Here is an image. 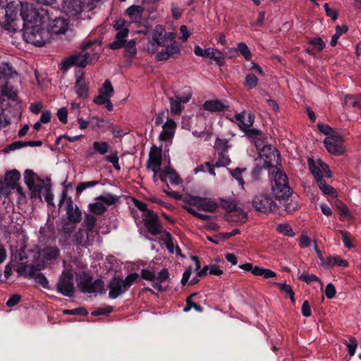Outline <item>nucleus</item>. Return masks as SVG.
Masks as SVG:
<instances>
[{
    "label": "nucleus",
    "instance_id": "f257e3e1",
    "mask_svg": "<svg viewBox=\"0 0 361 361\" xmlns=\"http://www.w3.org/2000/svg\"><path fill=\"white\" fill-rule=\"evenodd\" d=\"M18 5L20 16L23 22V29L39 24H46L49 18L48 8L35 6L27 2H16Z\"/></svg>",
    "mask_w": 361,
    "mask_h": 361
},
{
    "label": "nucleus",
    "instance_id": "f03ea898",
    "mask_svg": "<svg viewBox=\"0 0 361 361\" xmlns=\"http://www.w3.org/2000/svg\"><path fill=\"white\" fill-rule=\"evenodd\" d=\"M92 276L85 272L82 271L77 276L78 287L80 292L83 293H95L101 295L106 293L104 282L101 279L92 281Z\"/></svg>",
    "mask_w": 361,
    "mask_h": 361
},
{
    "label": "nucleus",
    "instance_id": "7ed1b4c3",
    "mask_svg": "<svg viewBox=\"0 0 361 361\" xmlns=\"http://www.w3.org/2000/svg\"><path fill=\"white\" fill-rule=\"evenodd\" d=\"M44 24L35 25L24 29L23 37L26 42L36 47H42L51 38L49 30L44 27Z\"/></svg>",
    "mask_w": 361,
    "mask_h": 361
},
{
    "label": "nucleus",
    "instance_id": "20e7f679",
    "mask_svg": "<svg viewBox=\"0 0 361 361\" xmlns=\"http://www.w3.org/2000/svg\"><path fill=\"white\" fill-rule=\"evenodd\" d=\"M274 180L271 183V190L276 199L285 200L290 197L293 191L289 186L288 179L285 173L276 169L272 173Z\"/></svg>",
    "mask_w": 361,
    "mask_h": 361
},
{
    "label": "nucleus",
    "instance_id": "39448f33",
    "mask_svg": "<svg viewBox=\"0 0 361 361\" xmlns=\"http://www.w3.org/2000/svg\"><path fill=\"white\" fill-rule=\"evenodd\" d=\"M245 116L246 111H243L240 113L235 114L234 117L229 118V120L233 123H236L239 129L244 132L248 137L255 139L261 136L262 135L261 130L256 128H250L255 123V115L250 112L248 113L246 123L245 122Z\"/></svg>",
    "mask_w": 361,
    "mask_h": 361
},
{
    "label": "nucleus",
    "instance_id": "423d86ee",
    "mask_svg": "<svg viewBox=\"0 0 361 361\" xmlns=\"http://www.w3.org/2000/svg\"><path fill=\"white\" fill-rule=\"evenodd\" d=\"M100 0H63V11L69 16H76L82 11H91Z\"/></svg>",
    "mask_w": 361,
    "mask_h": 361
},
{
    "label": "nucleus",
    "instance_id": "0eeeda50",
    "mask_svg": "<svg viewBox=\"0 0 361 361\" xmlns=\"http://www.w3.org/2000/svg\"><path fill=\"white\" fill-rule=\"evenodd\" d=\"M0 9L5 10V20L3 27L8 31L16 30L15 21L18 20V5L15 1L0 0Z\"/></svg>",
    "mask_w": 361,
    "mask_h": 361
},
{
    "label": "nucleus",
    "instance_id": "6e6552de",
    "mask_svg": "<svg viewBox=\"0 0 361 361\" xmlns=\"http://www.w3.org/2000/svg\"><path fill=\"white\" fill-rule=\"evenodd\" d=\"M48 9L49 12V18L47 19L46 23V29L49 30L50 36L51 34H64L68 27V20L61 16H54V12L56 11V10L54 8Z\"/></svg>",
    "mask_w": 361,
    "mask_h": 361
},
{
    "label": "nucleus",
    "instance_id": "1a4fd4ad",
    "mask_svg": "<svg viewBox=\"0 0 361 361\" xmlns=\"http://www.w3.org/2000/svg\"><path fill=\"white\" fill-rule=\"evenodd\" d=\"M255 211L268 214L273 212L276 207V204L273 197L268 194L259 193L255 195L251 202Z\"/></svg>",
    "mask_w": 361,
    "mask_h": 361
},
{
    "label": "nucleus",
    "instance_id": "9d476101",
    "mask_svg": "<svg viewBox=\"0 0 361 361\" xmlns=\"http://www.w3.org/2000/svg\"><path fill=\"white\" fill-rule=\"evenodd\" d=\"M90 58V54L87 52H76L61 61V70L67 71L73 66L85 68L88 64Z\"/></svg>",
    "mask_w": 361,
    "mask_h": 361
},
{
    "label": "nucleus",
    "instance_id": "9b49d317",
    "mask_svg": "<svg viewBox=\"0 0 361 361\" xmlns=\"http://www.w3.org/2000/svg\"><path fill=\"white\" fill-rule=\"evenodd\" d=\"M56 290L61 295L72 298L75 294L73 274L70 271H63L56 284Z\"/></svg>",
    "mask_w": 361,
    "mask_h": 361
},
{
    "label": "nucleus",
    "instance_id": "f8f14e48",
    "mask_svg": "<svg viewBox=\"0 0 361 361\" xmlns=\"http://www.w3.org/2000/svg\"><path fill=\"white\" fill-rule=\"evenodd\" d=\"M343 137L335 131L324 140V145L327 151L334 155H341L345 152Z\"/></svg>",
    "mask_w": 361,
    "mask_h": 361
},
{
    "label": "nucleus",
    "instance_id": "ddd939ff",
    "mask_svg": "<svg viewBox=\"0 0 361 361\" xmlns=\"http://www.w3.org/2000/svg\"><path fill=\"white\" fill-rule=\"evenodd\" d=\"M143 222L147 231L153 235H157L162 233L163 226L159 219L158 215L153 210L147 211L143 215Z\"/></svg>",
    "mask_w": 361,
    "mask_h": 361
},
{
    "label": "nucleus",
    "instance_id": "4468645a",
    "mask_svg": "<svg viewBox=\"0 0 361 361\" xmlns=\"http://www.w3.org/2000/svg\"><path fill=\"white\" fill-rule=\"evenodd\" d=\"M162 164V148L153 145L149 154L147 167L154 172V180L157 181L156 175L160 171Z\"/></svg>",
    "mask_w": 361,
    "mask_h": 361
},
{
    "label": "nucleus",
    "instance_id": "2eb2a0df",
    "mask_svg": "<svg viewBox=\"0 0 361 361\" xmlns=\"http://www.w3.org/2000/svg\"><path fill=\"white\" fill-rule=\"evenodd\" d=\"M220 207L230 213V216H236L237 219H231L232 221H245L247 215L243 209L237 207L236 204L231 200L220 199Z\"/></svg>",
    "mask_w": 361,
    "mask_h": 361
},
{
    "label": "nucleus",
    "instance_id": "dca6fc26",
    "mask_svg": "<svg viewBox=\"0 0 361 361\" xmlns=\"http://www.w3.org/2000/svg\"><path fill=\"white\" fill-rule=\"evenodd\" d=\"M107 288L109 289V298L113 300L116 299L127 291L123 286L122 277L118 275L114 276L109 281Z\"/></svg>",
    "mask_w": 361,
    "mask_h": 361
},
{
    "label": "nucleus",
    "instance_id": "f3484780",
    "mask_svg": "<svg viewBox=\"0 0 361 361\" xmlns=\"http://www.w3.org/2000/svg\"><path fill=\"white\" fill-rule=\"evenodd\" d=\"M66 211L67 220L72 222L80 223L82 221V212L76 205L74 206L72 198L69 197L66 201Z\"/></svg>",
    "mask_w": 361,
    "mask_h": 361
},
{
    "label": "nucleus",
    "instance_id": "a211bd4d",
    "mask_svg": "<svg viewBox=\"0 0 361 361\" xmlns=\"http://www.w3.org/2000/svg\"><path fill=\"white\" fill-rule=\"evenodd\" d=\"M165 49L157 52L156 55L157 61H166L170 57L180 52V48L176 41H173L170 45L165 46Z\"/></svg>",
    "mask_w": 361,
    "mask_h": 361
},
{
    "label": "nucleus",
    "instance_id": "6ab92c4d",
    "mask_svg": "<svg viewBox=\"0 0 361 361\" xmlns=\"http://www.w3.org/2000/svg\"><path fill=\"white\" fill-rule=\"evenodd\" d=\"M162 128L163 130L159 135V139L161 141L166 142L174 136L176 123L173 119L168 118L166 122L162 126Z\"/></svg>",
    "mask_w": 361,
    "mask_h": 361
},
{
    "label": "nucleus",
    "instance_id": "aec40b11",
    "mask_svg": "<svg viewBox=\"0 0 361 361\" xmlns=\"http://www.w3.org/2000/svg\"><path fill=\"white\" fill-rule=\"evenodd\" d=\"M202 108L204 110L208 111L211 113H219L227 110L228 109V106L225 105L219 99H210L204 102L202 105Z\"/></svg>",
    "mask_w": 361,
    "mask_h": 361
},
{
    "label": "nucleus",
    "instance_id": "412c9836",
    "mask_svg": "<svg viewBox=\"0 0 361 361\" xmlns=\"http://www.w3.org/2000/svg\"><path fill=\"white\" fill-rule=\"evenodd\" d=\"M75 92L80 98L85 99L89 96V87L85 81L84 75L82 74L77 77L75 85Z\"/></svg>",
    "mask_w": 361,
    "mask_h": 361
},
{
    "label": "nucleus",
    "instance_id": "4be33fe9",
    "mask_svg": "<svg viewBox=\"0 0 361 361\" xmlns=\"http://www.w3.org/2000/svg\"><path fill=\"white\" fill-rule=\"evenodd\" d=\"M91 233L85 228H79L73 235V243L77 245L87 247Z\"/></svg>",
    "mask_w": 361,
    "mask_h": 361
},
{
    "label": "nucleus",
    "instance_id": "5701e85b",
    "mask_svg": "<svg viewBox=\"0 0 361 361\" xmlns=\"http://www.w3.org/2000/svg\"><path fill=\"white\" fill-rule=\"evenodd\" d=\"M150 39L153 40V42H155L157 44L161 42L166 45V35L165 28L160 25H156L152 32Z\"/></svg>",
    "mask_w": 361,
    "mask_h": 361
},
{
    "label": "nucleus",
    "instance_id": "b1692460",
    "mask_svg": "<svg viewBox=\"0 0 361 361\" xmlns=\"http://www.w3.org/2000/svg\"><path fill=\"white\" fill-rule=\"evenodd\" d=\"M219 204L216 202L211 200L210 199L206 197H201L200 200V203L198 204V209L208 212H214L218 208Z\"/></svg>",
    "mask_w": 361,
    "mask_h": 361
},
{
    "label": "nucleus",
    "instance_id": "393cba45",
    "mask_svg": "<svg viewBox=\"0 0 361 361\" xmlns=\"http://www.w3.org/2000/svg\"><path fill=\"white\" fill-rule=\"evenodd\" d=\"M41 269L39 267V266H34L31 265L29 267L27 265H21L18 267L16 269V272L19 276H22L24 277H30V278H34L35 276V272L37 271H39Z\"/></svg>",
    "mask_w": 361,
    "mask_h": 361
},
{
    "label": "nucleus",
    "instance_id": "a878e982",
    "mask_svg": "<svg viewBox=\"0 0 361 361\" xmlns=\"http://www.w3.org/2000/svg\"><path fill=\"white\" fill-rule=\"evenodd\" d=\"M20 178V173L18 171L14 169L8 171L5 175L4 181L7 184L8 186L14 188L17 182L19 180Z\"/></svg>",
    "mask_w": 361,
    "mask_h": 361
},
{
    "label": "nucleus",
    "instance_id": "bb28decb",
    "mask_svg": "<svg viewBox=\"0 0 361 361\" xmlns=\"http://www.w3.org/2000/svg\"><path fill=\"white\" fill-rule=\"evenodd\" d=\"M17 73L13 70V66L8 63H0V80L1 79L7 80L11 78Z\"/></svg>",
    "mask_w": 361,
    "mask_h": 361
},
{
    "label": "nucleus",
    "instance_id": "cd10ccee",
    "mask_svg": "<svg viewBox=\"0 0 361 361\" xmlns=\"http://www.w3.org/2000/svg\"><path fill=\"white\" fill-rule=\"evenodd\" d=\"M143 12V8L140 6L133 5L128 7L126 13L130 18L133 21H137L141 19Z\"/></svg>",
    "mask_w": 361,
    "mask_h": 361
},
{
    "label": "nucleus",
    "instance_id": "c85d7f7f",
    "mask_svg": "<svg viewBox=\"0 0 361 361\" xmlns=\"http://www.w3.org/2000/svg\"><path fill=\"white\" fill-rule=\"evenodd\" d=\"M124 56L127 59H134L137 54L136 42L135 39H130L124 45Z\"/></svg>",
    "mask_w": 361,
    "mask_h": 361
},
{
    "label": "nucleus",
    "instance_id": "c756f323",
    "mask_svg": "<svg viewBox=\"0 0 361 361\" xmlns=\"http://www.w3.org/2000/svg\"><path fill=\"white\" fill-rule=\"evenodd\" d=\"M59 255L60 250L56 246H48L43 250V257L46 261L56 259Z\"/></svg>",
    "mask_w": 361,
    "mask_h": 361
},
{
    "label": "nucleus",
    "instance_id": "7c9ffc66",
    "mask_svg": "<svg viewBox=\"0 0 361 361\" xmlns=\"http://www.w3.org/2000/svg\"><path fill=\"white\" fill-rule=\"evenodd\" d=\"M317 186L325 195H331L332 197L336 196V192L335 189L331 185H328L323 177L316 180Z\"/></svg>",
    "mask_w": 361,
    "mask_h": 361
},
{
    "label": "nucleus",
    "instance_id": "2f4dec72",
    "mask_svg": "<svg viewBox=\"0 0 361 361\" xmlns=\"http://www.w3.org/2000/svg\"><path fill=\"white\" fill-rule=\"evenodd\" d=\"M96 223L97 218L95 216L90 214H86L82 226L85 228V230L92 233L94 231Z\"/></svg>",
    "mask_w": 361,
    "mask_h": 361
},
{
    "label": "nucleus",
    "instance_id": "473e14b6",
    "mask_svg": "<svg viewBox=\"0 0 361 361\" xmlns=\"http://www.w3.org/2000/svg\"><path fill=\"white\" fill-rule=\"evenodd\" d=\"M50 182V178H47V183H44V190L45 192L44 200L49 206L54 207V195L51 192V185Z\"/></svg>",
    "mask_w": 361,
    "mask_h": 361
},
{
    "label": "nucleus",
    "instance_id": "72a5a7b5",
    "mask_svg": "<svg viewBox=\"0 0 361 361\" xmlns=\"http://www.w3.org/2000/svg\"><path fill=\"white\" fill-rule=\"evenodd\" d=\"M77 223L70 221L69 220L62 219L61 220V232L66 234V237L68 238L71 234L73 232V231L75 229V224Z\"/></svg>",
    "mask_w": 361,
    "mask_h": 361
},
{
    "label": "nucleus",
    "instance_id": "f704fd0d",
    "mask_svg": "<svg viewBox=\"0 0 361 361\" xmlns=\"http://www.w3.org/2000/svg\"><path fill=\"white\" fill-rule=\"evenodd\" d=\"M344 104L348 107L361 108V98L359 96L348 94L344 98Z\"/></svg>",
    "mask_w": 361,
    "mask_h": 361
},
{
    "label": "nucleus",
    "instance_id": "c9c22d12",
    "mask_svg": "<svg viewBox=\"0 0 361 361\" xmlns=\"http://www.w3.org/2000/svg\"><path fill=\"white\" fill-rule=\"evenodd\" d=\"M197 295H198L197 293H192L191 295H190L187 298L186 305L183 310L185 312H188L192 308H194L198 312H202L203 311V307L200 305L195 303V302H192V298Z\"/></svg>",
    "mask_w": 361,
    "mask_h": 361
},
{
    "label": "nucleus",
    "instance_id": "e433bc0d",
    "mask_svg": "<svg viewBox=\"0 0 361 361\" xmlns=\"http://www.w3.org/2000/svg\"><path fill=\"white\" fill-rule=\"evenodd\" d=\"M343 343L345 345L350 357L353 356L357 347V341L356 338L350 336H349L348 340H345Z\"/></svg>",
    "mask_w": 361,
    "mask_h": 361
},
{
    "label": "nucleus",
    "instance_id": "4c0bfd02",
    "mask_svg": "<svg viewBox=\"0 0 361 361\" xmlns=\"http://www.w3.org/2000/svg\"><path fill=\"white\" fill-rule=\"evenodd\" d=\"M307 164L309 169L311 173L314 176L315 180L319 179V178L323 177V175L322 174L321 171V168L316 165V163L313 159L309 158L307 160Z\"/></svg>",
    "mask_w": 361,
    "mask_h": 361
},
{
    "label": "nucleus",
    "instance_id": "58836bf2",
    "mask_svg": "<svg viewBox=\"0 0 361 361\" xmlns=\"http://www.w3.org/2000/svg\"><path fill=\"white\" fill-rule=\"evenodd\" d=\"M37 180L42 182L43 183H44V180L42 179H41L40 178H38ZM27 188H29V190L31 192V197L32 198L39 197L40 200H42L40 195H41L42 190H44V184L39 185L35 184V183L34 182L33 185L27 186Z\"/></svg>",
    "mask_w": 361,
    "mask_h": 361
},
{
    "label": "nucleus",
    "instance_id": "ea45409f",
    "mask_svg": "<svg viewBox=\"0 0 361 361\" xmlns=\"http://www.w3.org/2000/svg\"><path fill=\"white\" fill-rule=\"evenodd\" d=\"M228 140L217 137L215 141L214 149L217 153L228 152L229 146Z\"/></svg>",
    "mask_w": 361,
    "mask_h": 361
},
{
    "label": "nucleus",
    "instance_id": "a19ab883",
    "mask_svg": "<svg viewBox=\"0 0 361 361\" xmlns=\"http://www.w3.org/2000/svg\"><path fill=\"white\" fill-rule=\"evenodd\" d=\"M170 109L173 115H178L181 113L183 106L181 102L176 97H170Z\"/></svg>",
    "mask_w": 361,
    "mask_h": 361
},
{
    "label": "nucleus",
    "instance_id": "79ce46f5",
    "mask_svg": "<svg viewBox=\"0 0 361 361\" xmlns=\"http://www.w3.org/2000/svg\"><path fill=\"white\" fill-rule=\"evenodd\" d=\"M89 208L91 212L96 215H102L106 211V207L102 202H97L90 204Z\"/></svg>",
    "mask_w": 361,
    "mask_h": 361
},
{
    "label": "nucleus",
    "instance_id": "37998d69",
    "mask_svg": "<svg viewBox=\"0 0 361 361\" xmlns=\"http://www.w3.org/2000/svg\"><path fill=\"white\" fill-rule=\"evenodd\" d=\"M258 81L259 80L255 74L249 73L245 76L244 85L248 90H251L257 87Z\"/></svg>",
    "mask_w": 361,
    "mask_h": 361
},
{
    "label": "nucleus",
    "instance_id": "c03bdc74",
    "mask_svg": "<svg viewBox=\"0 0 361 361\" xmlns=\"http://www.w3.org/2000/svg\"><path fill=\"white\" fill-rule=\"evenodd\" d=\"M218 154V160L215 163L216 167H225L230 164L231 159L228 155V152L224 153H217Z\"/></svg>",
    "mask_w": 361,
    "mask_h": 361
},
{
    "label": "nucleus",
    "instance_id": "a18cd8bd",
    "mask_svg": "<svg viewBox=\"0 0 361 361\" xmlns=\"http://www.w3.org/2000/svg\"><path fill=\"white\" fill-rule=\"evenodd\" d=\"M238 53H240L246 61H250L252 58V54L245 42H240L237 47Z\"/></svg>",
    "mask_w": 361,
    "mask_h": 361
},
{
    "label": "nucleus",
    "instance_id": "49530a36",
    "mask_svg": "<svg viewBox=\"0 0 361 361\" xmlns=\"http://www.w3.org/2000/svg\"><path fill=\"white\" fill-rule=\"evenodd\" d=\"M276 285L281 292L285 293L288 295L292 302H295V293L290 285L280 283H276Z\"/></svg>",
    "mask_w": 361,
    "mask_h": 361
},
{
    "label": "nucleus",
    "instance_id": "de8ad7c7",
    "mask_svg": "<svg viewBox=\"0 0 361 361\" xmlns=\"http://www.w3.org/2000/svg\"><path fill=\"white\" fill-rule=\"evenodd\" d=\"M164 173L169 176V180L171 184L178 185L180 182V178L175 171V170L171 167H168L164 170Z\"/></svg>",
    "mask_w": 361,
    "mask_h": 361
},
{
    "label": "nucleus",
    "instance_id": "09e8293b",
    "mask_svg": "<svg viewBox=\"0 0 361 361\" xmlns=\"http://www.w3.org/2000/svg\"><path fill=\"white\" fill-rule=\"evenodd\" d=\"M98 200L101 201L106 204L110 206L114 204L118 200V197L116 195H114L110 193H107L105 195H100L97 198Z\"/></svg>",
    "mask_w": 361,
    "mask_h": 361
},
{
    "label": "nucleus",
    "instance_id": "8fccbe9b",
    "mask_svg": "<svg viewBox=\"0 0 361 361\" xmlns=\"http://www.w3.org/2000/svg\"><path fill=\"white\" fill-rule=\"evenodd\" d=\"M138 277V274L132 273L128 274L125 279H122L123 286L124 287L125 290H128Z\"/></svg>",
    "mask_w": 361,
    "mask_h": 361
},
{
    "label": "nucleus",
    "instance_id": "3c124183",
    "mask_svg": "<svg viewBox=\"0 0 361 361\" xmlns=\"http://www.w3.org/2000/svg\"><path fill=\"white\" fill-rule=\"evenodd\" d=\"M93 148L100 154H104L109 151V145L106 142L95 141L93 142Z\"/></svg>",
    "mask_w": 361,
    "mask_h": 361
},
{
    "label": "nucleus",
    "instance_id": "603ef678",
    "mask_svg": "<svg viewBox=\"0 0 361 361\" xmlns=\"http://www.w3.org/2000/svg\"><path fill=\"white\" fill-rule=\"evenodd\" d=\"M308 43L317 49V51H322L325 47V43L319 37H313L309 39Z\"/></svg>",
    "mask_w": 361,
    "mask_h": 361
},
{
    "label": "nucleus",
    "instance_id": "864d4df0",
    "mask_svg": "<svg viewBox=\"0 0 361 361\" xmlns=\"http://www.w3.org/2000/svg\"><path fill=\"white\" fill-rule=\"evenodd\" d=\"M114 87L109 80H106L102 85V88L99 90V93H103L106 96L111 97L114 94Z\"/></svg>",
    "mask_w": 361,
    "mask_h": 361
},
{
    "label": "nucleus",
    "instance_id": "5fc2aeb1",
    "mask_svg": "<svg viewBox=\"0 0 361 361\" xmlns=\"http://www.w3.org/2000/svg\"><path fill=\"white\" fill-rule=\"evenodd\" d=\"M276 231L289 237L295 236V233L292 228L287 224H281L278 225Z\"/></svg>",
    "mask_w": 361,
    "mask_h": 361
},
{
    "label": "nucleus",
    "instance_id": "6e6d98bb",
    "mask_svg": "<svg viewBox=\"0 0 361 361\" xmlns=\"http://www.w3.org/2000/svg\"><path fill=\"white\" fill-rule=\"evenodd\" d=\"M99 184V180L81 182L78 185V186L76 188V192H77V193H81L82 191H84L87 188L96 186Z\"/></svg>",
    "mask_w": 361,
    "mask_h": 361
},
{
    "label": "nucleus",
    "instance_id": "4d7b16f0",
    "mask_svg": "<svg viewBox=\"0 0 361 361\" xmlns=\"http://www.w3.org/2000/svg\"><path fill=\"white\" fill-rule=\"evenodd\" d=\"M63 313L64 314H68V315H81V316H86L88 314L87 310L85 307H77L73 310H63Z\"/></svg>",
    "mask_w": 361,
    "mask_h": 361
},
{
    "label": "nucleus",
    "instance_id": "13d9d810",
    "mask_svg": "<svg viewBox=\"0 0 361 361\" xmlns=\"http://www.w3.org/2000/svg\"><path fill=\"white\" fill-rule=\"evenodd\" d=\"M34 279H35L36 283L37 284L40 285L42 288H44L45 289H48V290L50 289V287L49 285V281L43 274H42V273H39L37 274H35Z\"/></svg>",
    "mask_w": 361,
    "mask_h": 361
},
{
    "label": "nucleus",
    "instance_id": "bf43d9fd",
    "mask_svg": "<svg viewBox=\"0 0 361 361\" xmlns=\"http://www.w3.org/2000/svg\"><path fill=\"white\" fill-rule=\"evenodd\" d=\"M338 233L342 236V240L344 244V246L348 249H352L354 247V245L350 241V233L343 231V230H339Z\"/></svg>",
    "mask_w": 361,
    "mask_h": 361
},
{
    "label": "nucleus",
    "instance_id": "052dcab7",
    "mask_svg": "<svg viewBox=\"0 0 361 361\" xmlns=\"http://www.w3.org/2000/svg\"><path fill=\"white\" fill-rule=\"evenodd\" d=\"M140 277L147 281H154L156 280V273L148 269H142L140 271Z\"/></svg>",
    "mask_w": 361,
    "mask_h": 361
},
{
    "label": "nucleus",
    "instance_id": "680f3d73",
    "mask_svg": "<svg viewBox=\"0 0 361 361\" xmlns=\"http://www.w3.org/2000/svg\"><path fill=\"white\" fill-rule=\"evenodd\" d=\"M243 171H245V169H240L239 167L235 168V169H229V171L231 176L238 180V183L242 186L245 183L243 177L241 176V173Z\"/></svg>",
    "mask_w": 361,
    "mask_h": 361
},
{
    "label": "nucleus",
    "instance_id": "e2e57ef3",
    "mask_svg": "<svg viewBox=\"0 0 361 361\" xmlns=\"http://www.w3.org/2000/svg\"><path fill=\"white\" fill-rule=\"evenodd\" d=\"M24 147H25V141H21V140L15 141V142L11 143L10 145H7L4 148V151L5 152H9L11 151L18 149H20Z\"/></svg>",
    "mask_w": 361,
    "mask_h": 361
},
{
    "label": "nucleus",
    "instance_id": "0e129e2a",
    "mask_svg": "<svg viewBox=\"0 0 361 361\" xmlns=\"http://www.w3.org/2000/svg\"><path fill=\"white\" fill-rule=\"evenodd\" d=\"M298 279L305 281L307 284H310L312 282L314 281L320 282L319 279L316 275L308 274L307 273H303L301 276L298 277Z\"/></svg>",
    "mask_w": 361,
    "mask_h": 361
},
{
    "label": "nucleus",
    "instance_id": "69168bd1",
    "mask_svg": "<svg viewBox=\"0 0 361 361\" xmlns=\"http://www.w3.org/2000/svg\"><path fill=\"white\" fill-rule=\"evenodd\" d=\"M113 309V307L109 305L104 307H98L92 312V314L93 316L108 315L109 313L112 312Z\"/></svg>",
    "mask_w": 361,
    "mask_h": 361
},
{
    "label": "nucleus",
    "instance_id": "338daca9",
    "mask_svg": "<svg viewBox=\"0 0 361 361\" xmlns=\"http://www.w3.org/2000/svg\"><path fill=\"white\" fill-rule=\"evenodd\" d=\"M1 94L3 96H5L13 101H16L18 98V95L16 92L8 88L7 86H4L1 88Z\"/></svg>",
    "mask_w": 361,
    "mask_h": 361
},
{
    "label": "nucleus",
    "instance_id": "774afa93",
    "mask_svg": "<svg viewBox=\"0 0 361 361\" xmlns=\"http://www.w3.org/2000/svg\"><path fill=\"white\" fill-rule=\"evenodd\" d=\"M35 173L30 169H27L25 171L24 174V179L25 183L27 185V186H32L34 185V178H35Z\"/></svg>",
    "mask_w": 361,
    "mask_h": 361
}]
</instances>
